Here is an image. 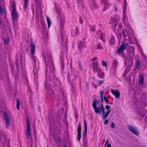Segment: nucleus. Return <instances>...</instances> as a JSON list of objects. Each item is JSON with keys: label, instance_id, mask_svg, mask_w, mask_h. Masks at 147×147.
Wrapping results in <instances>:
<instances>
[{"label": "nucleus", "instance_id": "50", "mask_svg": "<svg viewBox=\"0 0 147 147\" xmlns=\"http://www.w3.org/2000/svg\"><path fill=\"white\" fill-rule=\"evenodd\" d=\"M97 59V58L96 57H95L93 58L92 59V61H96Z\"/></svg>", "mask_w": 147, "mask_h": 147}, {"label": "nucleus", "instance_id": "42", "mask_svg": "<svg viewBox=\"0 0 147 147\" xmlns=\"http://www.w3.org/2000/svg\"><path fill=\"white\" fill-rule=\"evenodd\" d=\"M36 3L38 4H40L41 1V0H35Z\"/></svg>", "mask_w": 147, "mask_h": 147}, {"label": "nucleus", "instance_id": "23", "mask_svg": "<svg viewBox=\"0 0 147 147\" xmlns=\"http://www.w3.org/2000/svg\"><path fill=\"white\" fill-rule=\"evenodd\" d=\"M64 40H65V44H66L68 42L66 36L63 37L62 35L61 37V43L62 44L64 42Z\"/></svg>", "mask_w": 147, "mask_h": 147}, {"label": "nucleus", "instance_id": "16", "mask_svg": "<svg viewBox=\"0 0 147 147\" xmlns=\"http://www.w3.org/2000/svg\"><path fill=\"white\" fill-rule=\"evenodd\" d=\"M140 80L138 83V85L139 87L142 86L143 85L144 82V77L142 75H140Z\"/></svg>", "mask_w": 147, "mask_h": 147}, {"label": "nucleus", "instance_id": "57", "mask_svg": "<svg viewBox=\"0 0 147 147\" xmlns=\"http://www.w3.org/2000/svg\"><path fill=\"white\" fill-rule=\"evenodd\" d=\"M61 62H64V60H63V59L61 57Z\"/></svg>", "mask_w": 147, "mask_h": 147}, {"label": "nucleus", "instance_id": "33", "mask_svg": "<svg viewBox=\"0 0 147 147\" xmlns=\"http://www.w3.org/2000/svg\"><path fill=\"white\" fill-rule=\"evenodd\" d=\"M89 26H90V29L91 30L93 31H94L95 30V26H94L90 25Z\"/></svg>", "mask_w": 147, "mask_h": 147}, {"label": "nucleus", "instance_id": "8", "mask_svg": "<svg viewBox=\"0 0 147 147\" xmlns=\"http://www.w3.org/2000/svg\"><path fill=\"white\" fill-rule=\"evenodd\" d=\"M129 47V45L127 42H122L119 48L117 50V53H120L125 49L126 47Z\"/></svg>", "mask_w": 147, "mask_h": 147}, {"label": "nucleus", "instance_id": "27", "mask_svg": "<svg viewBox=\"0 0 147 147\" xmlns=\"http://www.w3.org/2000/svg\"><path fill=\"white\" fill-rule=\"evenodd\" d=\"M5 13V9L2 8L0 5V15H2Z\"/></svg>", "mask_w": 147, "mask_h": 147}, {"label": "nucleus", "instance_id": "41", "mask_svg": "<svg viewBox=\"0 0 147 147\" xmlns=\"http://www.w3.org/2000/svg\"><path fill=\"white\" fill-rule=\"evenodd\" d=\"M81 134L79 133L78 134V140L79 141L81 139Z\"/></svg>", "mask_w": 147, "mask_h": 147}, {"label": "nucleus", "instance_id": "53", "mask_svg": "<svg viewBox=\"0 0 147 147\" xmlns=\"http://www.w3.org/2000/svg\"><path fill=\"white\" fill-rule=\"evenodd\" d=\"M108 142H109V141H108V140H107L106 141V142H105V145H107L108 144Z\"/></svg>", "mask_w": 147, "mask_h": 147}, {"label": "nucleus", "instance_id": "40", "mask_svg": "<svg viewBox=\"0 0 147 147\" xmlns=\"http://www.w3.org/2000/svg\"><path fill=\"white\" fill-rule=\"evenodd\" d=\"M105 108L107 110V111L110 110V107L108 105H106L105 106Z\"/></svg>", "mask_w": 147, "mask_h": 147}, {"label": "nucleus", "instance_id": "4", "mask_svg": "<svg viewBox=\"0 0 147 147\" xmlns=\"http://www.w3.org/2000/svg\"><path fill=\"white\" fill-rule=\"evenodd\" d=\"M98 101L96 99H95L93 100L92 105L96 113L101 114L102 111H105V108L102 104L97 107L96 105L98 104Z\"/></svg>", "mask_w": 147, "mask_h": 147}, {"label": "nucleus", "instance_id": "22", "mask_svg": "<svg viewBox=\"0 0 147 147\" xmlns=\"http://www.w3.org/2000/svg\"><path fill=\"white\" fill-rule=\"evenodd\" d=\"M117 20L115 19H112L110 22V23L113 26H114L115 27L116 26L117 24Z\"/></svg>", "mask_w": 147, "mask_h": 147}, {"label": "nucleus", "instance_id": "6", "mask_svg": "<svg viewBox=\"0 0 147 147\" xmlns=\"http://www.w3.org/2000/svg\"><path fill=\"white\" fill-rule=\"evenodd\" d=\"M27 126L26 135V138L28 140V142H29V139L30 140H32V136L31 135L30 127L28 119H27Z\"/></svg>", "mask_w": 147, "mask_h": 147}, {"label": "nucleus", "instance_id": "45", "mask_svg": "<svg viewBox=\"0 0 147 147\" xmlns=\"http://www.w3.org/2000/svg\"><path fill=\"white\" fill-rule=\"evenodd\" d=\"M130 48H131V49H132V52L133 54V56H134V49L133 47H130Z\"/></svg>", "mask_w": 147, "mask_h": 147}, {"label": "nucleus", "instance_id": "9", "mask_svg": "<svg viewBox=\"0 0 147 147\" xmlns=\"http://www.w3.org/2000/svg\"><path fill=\"white\" fill-rule=\"evenodd\" d=\"M97 38H100L102 40L104 43L105 42L104 38L105 36V34L104 33H103L102 31L100 30H98L97 32Z\"/></svg>", "mask_w": 147, "mask_h": 147}, {"label": "nucleus", "instance_id": "10", "mask_svg": "<svg viewBox=\"0 0 147 147\" xmlns=\"http://www.w3.org/2000/svg\"><path fill=\"white\" fill-rule=\"evenodd\" d=\"M4 119L5 121V128H7L9 124V115L6 112L4 113Z\"/></svg>", "mask_w": 147, "mask_h": 147}, {"label": "nucleus", "instance_id": "56", "mask_svg": "<svg viewBox=\"0 0 147 147\" xmlns=\"http://www.w3.org/2000/svg\"><path fill=\"white\" fill-rule=\"evenodd\" d=\"M16 65L17 67L18 68V63L17 62H16Z\"/></svg>", "mask_w": 147, "mask_h": 147}, {"label": "nucleus", "instance_id": "25", "mask_svg": "<svg viewBox=\"0 0 147 147\" xmlns=\"http://www.w3.org/2000/svg\"><path fill=\"white\" fill-rule=\"evenodd\" d=\"M113 66L115 67H117L118 65V61L115 59H113Z\"/></svg>", "mask_w": 147, "mask_h": 147}, {"label": "nucleus", "instance_id": "7", "mask_svg": "<svg viewBox=\"0 0 147 147\" xmlns=\"http://www.w3.org/2000/svg\"><path fill=\"white\" fill-rule=\"evenodd\" d=\"M127 8V3L126 0H123V22L124 24L126 25L125 24V20L126 18V11Z\"/></svg>", "mask_w": 147, "mask_h": 147}, {"label": "nucleus", "instance_id": "60", "mask_svg": "<svg viewBox=\"0 0 147 147\" xmlns=\"http://www.w3.org/2000/svg\"><path fill=\"white\" fill-rule=\"evenodd\" d=\"M97 85H95L94 86V87L95 88H96V87H97Z\"/></svg>", "mask_w": 147, "mask_h": 147}, {"label": "nucleus", "instance_id": "39", "mask_svg": "<svg viewBox=\"0 0 147 147\" xmlns=\"http://www.w3.org/2000/svg\"><path fill=\"white\" fill-rule=\"evenodd\" d=\"M104 100L107 103H109V100L105 96H104Z\"/></svg>", "mask_w": 147, "mask_h": 147}, {"label": "nucleus", "instance_id": "52", "mask_svg": "<svg viewBox=\"0 0 147 147\" xmlns=\"http://www.w3.org/2000/svg\"><path fill=\"white\" fill-rule=\"evenodd\" d=\"M107 147H111V145L110 143L108 144Z\"/></svg>", "mask_w": 147, "mask_h": 147}, {"label": "nucleus", "instance_id": "48", "mask_svg": "<svg viewBox=\"0 0 147 147\" xmlns=\"http://www.w3.org/2000/svg\"><path fill=\"white\" fill-rule=\"evenodd\" d=\"M118 26L120 28H122V23H119L118 25Z\"/></svg>", "mask_w": 147, "mask_h": 147}, {"label": "nucleus", "instance_id": "35", "mask_svg": "<svg viewBox=\"0 0 147 147\" xmlns=\"http://www.w3.org/2000/svg\"><path fill=\"white\" fill-rule=\"evenodd\" d=\"M102 64L103 66L107 67V63L105 62L103 60L102 61Z\"/></svg>", "mask_w": 147, "mask_h": 147}, {"label": "nucleus", "instance_id": "20", "mask_svg": "<svg viewBox=\"0 0 147 147\" xmlns=\"http://www.w3.org/2000/svg\"><path fill=\"white\" fill-rule=\"evenodd\" d=\"M138 114L141 117H144L146 114V111L143 109H141L139 110L138 111Z\"/></svg>", "mask_w": 147, "mask_h": 147}, {"label": "nucleus", "instance_id": "1", "mask_svg": "<svg viewBox=\"0 0 147 147\" xmlns=\"http://www.w3.org/2000/svg\"><path fill=\"white\" fill-rule=\"evenodd\" d=\"M31 47V57L32 58V63L33 65V75L36 80L38 79L37 75V70L36 67V57L34 55V54L35 51V45L32 43L30 44Z\"/></svg>", "mask_w": 147, "mask_h": 147}, {"label": "nucleus", "instance_id": "51", "mask_svg": "<svg viewBox=\"0 0 147 147\" xmlns=\"http://www.w3.org/2000/svg\"><path fill=\"white\" fill-rule=\"evenodd\" d=\"M108 120L107 119H106L104 121V124H107L108 123Z\"/></svg>", "mask_w": 147, "mask_h": 147}, {"label": "nucleus", "instance_id": "11", "mask_svg": "<svg viewBox=\"0 0 147 147\" xmlns=\"http://www.w3.org/2000/svg\"><path fill=\"white\" fill-rule=\"evenodd\" d=\"M93 68L94 71L97 73L101 69L98 67V62H94L92 63Z\"/></svg>", "mask_w": 147, "mask_h": 147}, {"label": "nucleus", "instance_id": "18", "mask_svg": "<svg viewBox=\"0 0 147 147\" xmlns=\"http://www.w3.org/2000/svg\"><path fill=\"white\" fill-rule=\"evenodd\" d=\"M42 11L41 8L40 6H38L36 8V17L39 16L42 14Z\"/></svg>", "mask_w": 147, "mask_h": 147}, {"label": "nucleus", "instance_id": "54", "mask_svg": "<svg viewBox=\"0 0 147 147\" xmlns=\"http://www.w3.org/2000/svg\"><path fill=\"white\" fill-rule=\"evenodd\" d=\"M41 25L42 27H44V23L41 22Z\"/></svg>", "mask_w": 147, "mask_h": 147}, {"label": "nucleus", "instance_id": "58", "mask_svg": "<svg viewBox=\"0 0 147 147\" xmlns=\"http://www.w3.org/2000/svg\"><path fill=\"white\" fill-rule=\"evenodd\" d=\"M115 11H117V8L116 7L115 8Z\"/></svg>", "mask_w": 147, "mask_h": 147}, {"label": "nucleus", "instance_id": "62", "mask_svg": "<svg viewBox=\"0 0 147 147\" xmlns=\"http://www.w3.org/2000/svg\"><path fill=\"white\" fill-rule=\"evenodd\" d=\"M126 70H127V69H126V70H125V71L124 73H126Z\"/></svg>", "mask_w": 147, "mask_h": 147}, {"label": "nucleus", "instance_id": "46", "mask_svg": "<svg viewBox=\"0 0 147 147\" xmlns=\"http://www.w3.org/2000/svg\"><path fill=\"white\" fill-rule=\"evenodd\" d=\"M79 22L80 24H82L83 23V21L82 20V18L81 17H80L79 18Z\"/></svg>", "mask_w": 147, "mask_h": 147}, {"label": "nucleus", "instance_id": "32", "mask_svg": "<svg viewBox=\"0 0 147 147\" xmlns=\"http://www.w3.org/2000/svg\"><path fill=\"white\" fill-rule=\"evenodd\" d=\"M135 66L137 68L140 67L141 66V64L139 61H137L135 64Z\"/></svg>", "mask_w": 147, "mask_h": 147}, {"label": "nucleus", "instance_id": "12", "mask_svg": "<svg viewBox=\"0 0 147 147\" xmlns=\"http://www.w3.org/2000/svg\"><path fill=\"white\" fill-rule=\"evenodd\" d=\"M128 128L130 131L133 134L136 135H138V132L136 127H133L131 125H129Z\"/></svg>", "mask_w": 147, "mask_h": 147}, {"label": "nucleus", "instance_id": "49", "mask_svg": "<svg viewBox=\"0 0 147 147\" xmlns=\"http://www.w3.org/2000/svg\"><path fill=\"white\" fill-rule=\"evenodd\" d=\"M111 127L112 128H113L115 127V125L113 123H112L111 124Z\"/></svg>", "mask_w": 147, "mask_h": 147}, {"label": "nucleus", "instance_id": "15", "mask_svg": "<svg viewBox=\"0 0 147 147\" xmlns=\"http://www.w3.org/2000/svg\"><path fill=\"white\" fill-rule=\"evenodd\" d=\"M111 111V110L107 111L105 113V111H102V113L101 116V117L102 119L104 120L106 119L108 115L110 113Z\"/></svg>", "mask_w": 147, "mask_h": 147}, {"label": "nucleus", "instance_id": "64", "mask_svg": "<svg viewBox=\"0 0 147 147\" xmlns=\"http://www.w3.org/2000/svg\"><path fill=\"white\" fill-rule=\"evenodd\" d=\"M123 35L124 36H125V34H124V32L123 33Z\"/></svg>", "mask_w": 147, "mask_h": 147}, {"label": "nucleus", "instance_id": "59", "mask_svg": "<svg viewBox=\"0 0 147 147\" xmlns=\"http://www.w3.org/2000/svg\"><path fill=\"white\" fill-rule=\"evenodd\" d=\"M101 101L102 102H103V98L102 97V98H101Z\"/></svg>", "mask_w": 147, "mask_h": 147}, {"label": "nucleus", "instance_id": "28", "mask_svg": "<svg viewBox=\"0 0 147 147\" xmlns=\"http://www.w3.org/2000/svg\"><path fill=\"white\" fill-rule=\"evenodd\" d=\"M47 24L48 25V28H49L50 26L51 22L49 19V17L48 16L47 17Z\"/></svg>", "mask_w": 147, "mask_h": 147}, {"label": "nucleus", "instance_id": "55", "mask_svg": "<svg viewBox=\"0 0 147 147\" xmlns=\"http://www.w3.org/2000/svg\"><path fill=\"white\" fill-rule=\"evenodd\" d=\"M45 87H47V85L46 84V81L45 80Z\"/></svg>", "mask_w": 147, "mask_h": 147}, {"label": "nucleus", "instance_id": "37", "mask_svg": "<svg viewBox=\"0 0 147 147\" xmlns=\"http://www.w3.org/2000/svg\"><path fill=\"white\" fill-rule=\"evenodd\" d=\"M24 8L26 9L27 7V3L28 0H24Z\"/></svg>", "mask_w": 147, "mask_h": 147}, {"label": "nucleus", "instance_id": "47", "mask_svg": "<svg viewBox=\"0 0 147 147\" xmlns=\"http://www.w3.org/2000/svg\"><path fill=\"white\" fill-rule=\"evenodd\" d=\"M103 92L102 91L100 92V94L101 98H102V97H103Z\"/></svg>", "mask_w": 147, "mask_h": 147}, {"label": "nucleus", "instance_id": "21", "mask_svg": "<svg viewBox=\"0 0 147 147\" xmlns=\"http://www.w3.org/2000/svg\"><path fill=\"white\" fill-rule=\"evenodd\" d=\"M84 132L83 135V137H84L86 136L87 134V127L86 126V120H85L84 121Z\"/></svg>", "mask_w": 147, "mask_h": 147}, {"label": "nucleus", "instance_id": "31", "mask_svg": "<svg viewBox=\"0 0 147 147\" xmlns=\"http://www.w3.org/2000/svg\"><path fill=\"white\" fill-rule=\"evenodd\" d=\"M89 1L93 4L94 8L97 7V5L95 0H89Z\"/></svg>", "mask_w": 147, "mask_h": 147}, {"label": "nucleus", "instance_id": "13", "mask_svg": "<svg viewBox=\"0 0 147 147\" xmlns=\"http://www.w3.org/2000/svg\"><path fill=\"white\" fill-rule=\"evenodd\" d=\"M71 33L72 35L75 36L78 35V29L77 27L74 26L71 30Z\"/></svg>", "mask_w": 147, "mask_h": 147}, {"label": "nucleus", "instance_id": "19", "mask_svg": "<svg viewBox=\"0 0 147 147\" xmlns=\"http://www.w3.org/2000/svg\"><path fill=\"white\" fill-rule=\"evenodd\" d=\"M50 86L49 85V87ZM47 93L48 94H49L50 96L51 97H53L54 95V92L49 87L48 88H47Z\"/></svg>", "mask_w": 147, "mask_h": 147}, {"label": "nucleus", "instance_id": "63", "mask_svg": "<svg viewBox=\"0 0 147 147\" xmlns=\"http://www.w3.org/2000/svg\"><path fill=\"white\" fill-rule=\"evenodd\" d=\"M129 71V69H128L127 73Z\"/></svg>", "mask_w": 147, "mask_h": 147}, {"label": "nucleus", "instance_id": "38", "mask_svg": "<svg viewBox=\"0 0 147 147\" xmlns=\"http://www.w3.org/2000/svg\"><path fill=\"white\" fill-rule=\"evenodd\" d=\"M9 41V39H6L4 38V42L5 44H8V42Z\"/></svg>", "mask_w": 147, "mask_h": 147}, {"label": "nucleus", "instance_id": "14", "mask_svg": "<svg viewBox=\"0 0 147 147\" xmlns=\"http://www.w3.org/2000/svg\"><path fill=\"white\" fill-rule=\"evenodd\" d=\"M111 92L115 96L116 98H118L120 97V92L118 91L117 90H114L113 89H111Z\"/></svg>", "mask_w": 147, "mask_h": 147}, {"label": "nucleus", "instance_id": "61", "mask_svg": "<svg viewBox=\"0 0 147 147\" xmlns=\"http://www.w3.org/2000/svg\"><path fill=\"white\" fill-rule=\"evenodd\" d=\"M59 142H60V141H61V139L60 138H59Z\"/></svg>", "mask_w": 147, "mask_h": 147}, {"label": "nucleus", "instance_id": "36", "mask_svg": "<svg viewBox=\"0 0 147 147\" xmlns=\"http://www.w3.org/2000/svg\"><path fill=\"white\" fill-rule=\"evenodd\" d=\"M102 49V46L100 44L98 43L97 46V49Z\"/></svg>", "mask_w": 147, "mask_h": 147}, {"label": "nucleus", "instance_id": "24", "mask_svg": "<svg viewBox=\"0 0 147 147\" xmlns=\"http://www.w3.org/2000/svg\"><path fill=\"white\" fill-rule=\"evenodd\" d=\"M97 73L99 77L102 78L104 77V73L101 69Z\"/></svg>", "mask_w": 147, "mask_h": 147}, {"label": "nucleus", "instance_id": "26", "mask_svg": "<svg viewBox=\"0 0 147 147\" xmlns=\"http://www.w3.org/2000/svg\"><path fill=\"white\" fill-rule=\"evenodd\" d=\"M104 9H103L104 11L107 10V9L108 8H109L110 7V5H111L110 4L108 3L104 4Z\"/></svg>", "mask_w": 147, "mask_h": 147}, {"label": "nucleus", "instance_id": "43", "mask_svg": "<svg viewBox=\"0 0 147 147\" xmlns=\"http://www.w3.org/2000/svg\"><path fill=\"white\" fill-rule=\"evenodd\" d=\"M108 0H101V1L104 4H105L108 3Z\"/></svg>", "mask_w": 147, "mask_h": 147}, {"label": "nucleus", "instance_id": "34", "mask_svg": "<svg viewBox=\"0 0 147 147\" xmlns=\"http://www.w3.org/2000/svg\"><path fill=\"white\" fill-rule=\"evenodd\" d=\"M81 126L80 125H79L78 127L77 132L78 134L80 133L81 134Z\"/></svg>", "mask_w": 147, "mask_h": 147}, {"label": "nucleus", "instance_id": "17", "mask_svg": "<svg viewBox=\"0 0 147 147\" xmlns=\"http://www.w3.org/2000/svg\"><path fill=\"white\" fill-rule=\"evenodd\" d=\"M86 46V43L84 41H80L79 44V47L81 51L83 48H85Z\"/></svg>", "mask_w": 147, "mask_h": 147}, {"label": "nucleus", "instance_id": "3", "mask_svg": "<svg viewBox=\"0 0 147 147\" xmlns=\"http://www.w3.org/2000/svg\"><path fill=\"white\" fill-rule=\"evenodd\" d=\"M11 16L13 21V25L16 26L17 24V22L19 14L16 10L15 4L13 3L12 6V10L11 12Z\"/></svg>", "mask_w": 147, "mask_h": 147}, {"label": "nucleus", "instance_id": "30", "mask_svg": "<svg viewBox=\"0 0 147 147\" xmlns=\"http://www.w3.org/2000/svg\"><path fill=\"white\" fill-rule=\"evenodd\" d=\"M115 42V39L114 38L112 37L110 40V44L111 45H113Z\"/></svg>", "mask_w": 147, "mask_h": 147}, {"label": "nucleus", "instance_id": "2", "mask_svg": "<svg viewBox=\"0 0 147 147\" xmlns=\"http://www.w3.org/2000/svg\"><path fill=\"white\" fill-rule=\"evenodd\" d=\"M45 71L47 73L51 71L53 72L55 70V67L53 60L50 55L48 57H45Z\"/></svg>", "mask_w": 147, "mask_h": 147}, {"label": "nucleus", "instance_id": "29", "mask_svg": "<svg viewBox=\"0 0 147 147\" xmlns=\"http://www.w3.org/2000/svg\"><path fill=\"white\" fill-rule=\"evenodd\" d=\"M16 107L17 109L19 110L20 109V101L18 98L16 99Z\"/></svg>", "mask_w": 147, "mask_h": 147}, {"label": "nucleus", "instance_id": "5", "mask_svg": "<svg viewBox=\"0 0 147 147\" xmlns=\"http://www.w3.org/2000/svg\"><path fill=\"white\" fill-rule=\"evenodd\" d=\"M56 11L57 13L58 14V18H61L60 20V24L61 26V28L62 29L63 28V26L64 25L65 20V17L63 15L61 16V9L60 7H58L56 8Z\"/></svg>", "mask_w": 147, "mask_h": 147}, {"label": "nucleus", "instance_id": "44", "mask_svg": "<svg viewBox=\"0 0 147 147\" xmlns=\"http://www.w3.org/2000/svg\"><path fill=\"white\" fill-rule=\"evenodd\" d=\"M104 82V81L102 80L100 81L98 83V85L99 86H100Z\"/></svg>", "mask_w": 147, "mask_h": 147}]
</instances>
